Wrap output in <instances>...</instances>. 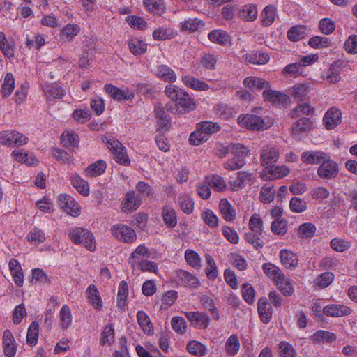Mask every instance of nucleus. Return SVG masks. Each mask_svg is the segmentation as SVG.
<instances>
[{
  "label": "nucleus",
  "instance_id": "obj_23",
  "mask_svg": "<svg viewBox=\"0 0 357 357\" xmlns=\"http://www.w3.org/2000/svg\"><path fill=\"white\" fill-rule=\"evenodd\" d=\"M9 270L15 284L22 287L24 283L23 272L20 264L14 258L9 261Z\"/></svg>",
  "mask_w": 357,
  "mask_h": 357
},
{
  "label": "nucleus",
  "instance_id": "obj_50",
  "mask_svg": "<svg viewBox=\"0 0 357 357\" xmlns=\"http://www.w3.org/2000/svg\"><path fill=\"white\" fill-rule=\"evenodd\" d=\"M250 149L248 147L241 143H233L230 144V153L238 158H241L245 160L246 158L250 155Z\"/></svg>",
  "mask_w": 357,
  "mask_h": 357
},
{
  "label": "nucleus",
  "instance_id": "obj_47",
  "mask_svg": "<svg viewBox=\"0 0 357 357\" xmlns=\"http://www.w3.org/2000/svg\"><path fill=\"white\" fill-rule=\"evenodd\" d=\"M39 333V324L37 321L32 322L28 328L26 335V342L30 346L37 344Z\"/></svg>",
  "mask_w": 357,
  "mask_h": 357
},
{
  "label": "nucleus",
  "instance_id": "obj_49",
  "mask_svg": "<svg viewBox=\"0 0 357 357\" xmlns=\"http://www.w3.org/2000/svg\"><path fill=\"white\" fill-rule=\"evenodd\" d=\"M206 180L211 188L218 192H223L227 189V184L224 178L219 175H212L208 176Z\"/></svg>",
  "mask_w": 357,
  "mask_h": 357
},
{
  "label": "nucleus",
  "instance_id": "obj_1",
  "mask_svg": "<svg viewBox=\"0 0 357 357\" xmlns=\"http://www.w3.org/2000/svg\"><path fill=\"white\" fill-rule=\"evenodd\" d=\"M238 125L250 130H264L271 126L272 121H267L257 115L241 114L237 119Z\"/></svg>",
  "mask_w": 357,
  "mask_h": 357
},
{
  "label": "nucleus",
  "instance_id": "obj_57",
  "mask_svg": "<svg viewBox=\"0 0 357 357\" xmlns=\"http://www.w3.org/2000/svg\"><path fill=\"white\" fill-rule=\"evenodd\" d=\"M61 141L66 147H76L79 144L77 135L70 131H66L62 134Z\"/></svg>",
  "mask_w": 357,
  "mask_h": 357
},
{
  "label": "nucleus",
  "instance_id": "obj_40",
  "mask_svg": "<svg viewBox=\"0 0 357 357\" xmlns=\"http://www.w3.org/2000/svg\"><path fill=\"white\" fill-rule=\"evenodd\" d=\"M107 165L105 161L99 160L93 164L90 165L85 169L86 176L94 177L102 174L106 169Z\"/></svg>",
  "mask_w": 357,
  "mask_h": 357
},
{
  "label": "nucleus",
  "instance_id": "obj_64",
  "mask_svg": "<svg viewBox=\"0 0 357 357\" xmlns=\"http://www.w3.org/2000/svg\"><path fill=\"white\" fill-rule=\"evenodd\" d=\"M279 351L281 357H296V351L294 347L287 342L280 343Z\"/></svg>",
  "mask_w": 357,
  "mask_h": 357
},
{
  "label": "nucleus",
  "instance_id": "obj_5",
  "mask_svg": "<svg viewBox=\"0 0 357 357\" xmlns=\"http://www.w3.org/2000/svg\"><path fill=\"white\" fill-rule=\"evenodd\" d=\"M113 236L123 243H132L136 238L135 230L130 226L123 224H116L111 227Z\"/></svg>",
  "mask_w": 357,
  "mask_h": 357
},
{
  "label": "nucleus",
  "instance_id": "obj_43",
  "mask_svg": "<svg viewBox=\"0 0 357 357\" xmlns=\"http://www.w3.org/2000/svg\"><path fill=\"white\" fill-rule=\"evenodd\" d=\"M336 338L337 337L335 333L324 330L317 331L312 336V340H313V342L317 343H330L335 341Z\"/></svg>",
  "mask_w": 357,
  "mask_h": 357
},
{
  "label": "nucleus",
  "instance_id": "obj_11",
  "mask_svg": "<svg viewBox=\"0 0 357 357\" xmlns=\"http://www.w3.org/2000/svg\"><path fill=\"white\" fill-rule=\"evenodd\" d=\"M260 158L261 165L268 169L277 162L279 158L278 150L273 146L267 145L262 149Z\"/></svg>",
  "mask_w": 357,
  "mask_h": 357
},
{
  "label": "nucleus",
  "instance_id": "obj_24",
  "mask_svg": "<svg viewBox=\"0 0 357 357\" xmlns=\"http://www.w3.org/2000/svg\"><path fill=\"white\" fill-rule=\"evenodd\" d=\"M258 312L261 321L267 324L272 317V308L266 298H260L258 301Z\"/></svg>",
  "mask_w": 357,
  "mask_h": 357
},
{
  "label": "nucleus",
  "instance_id": "obj_7",
  "mask_svg": "<svg viewBox=\"0 0 357 357\" xmlns=\"http://www.w3.org/2000/svg\"><path fill=\"white\" fill-rule=\"evenodd\" d=\"M185 315L190 324L198 329H206L210 324V317L201 311H190L185 312Z\"/></svg>",
  "mask_w": 357,
  "mask_h": 357
},
{
  "label": "nucleus",
  "instance_id": "obj_25",
  "mask_svg": "<svg viewBox=\"0 0 357 357\" xmlns=\"http://www.w3.org/2000/svg\"><path fill=\"white\" fill-rule=\"evenodd\" d=\"M59 325L62 330L68 329L73 323V314L68 305H63L59 313Z\"/></svg>",
  "mask_w": 357,
  "mask_h": 357
},
{
  "label": "nucleus",
  "instance_id": "obj_41",
  "mask_svg": "<svg viewBox=\"0 0 357 357\" xmlns=\"http://www.w3.org/2000/svg\"><path fill=\"white\" fill-rule=\"evenodd\" d=\"M187 351L195 356L201 357L207 352L206 347L199 341H190L186 346Z\"/></svg>",
  "mask_w": 357,
  "mask_h": 357
},
{
  "label": "nucleus",
  "instance_id": "obj_20",
  "mask_svg": "<svg viewBox=\"0 0 357 357\" xmlns=\"http://www.w3.org/2000/svg\"><path fill=\"white\" fill-rule=\"evenodd\" d=\"M176 277L181 284L185 287L196 289L200 286V282L197 277L186 271H177Z\"/></svg>",
  "mask_w": 357,
  "mask_h": 357
},
{
  "label": "nucleus",
  "instance_id": "obj_26",
  "mask_svg": "<svg viewBox=\"0 0 357 357\" xmlns=\"http://www.w3.org/2000/svg\"><path fill=\"white\" fill-rule=\"evenodd\" d=\"M280 259L282 264L287 268H295L298 265V257L293 252L283 249L280 252Z\"/></svg>",
  "mask_w": 357,
  "mask_h": 357
},
{
  "label": "nucleus",
  "instance_id": "obj_31",
  "mask_svg": "<svg viewBox=\"0 0 357 357\" xmlns=\"http://www.w3.org/2000/svg\"><path fill=\"white\" fill-rule=\"evenodd\" d=\"M243 84L245 88L250 89H268L271 87L268 82L256 77H246L243 81Z\"/></svg>",
  "mask_w": 357,
  "mask_h": 357
},
{
  "label": "nucleus",
  "instance_id": "obj_48",
  "mask_svg": "<svg viewBox=\"0 0 357 357\" xmlns=\"http://www.w3.org/2000/svg\"><path fill=\"white\" fill-rule=\"evenodd\" d=\"M215 113L223 119H229L236 113V110L226 104H218L215 108Z\"/></svg>",
  "mask_w": 357,
  "mask_h": 357
},
{
  "label": "nucleus",
  "instance_id": "obj_15",
  "mask_svg": "<svg viewBox=\"0 0 357 357\" xmlns=\"http://www.w3.org/2000/svg\"><path fill=\"white\" fill-rule=\"evenodd\" d=\"M3 348L6 357H15L17 351V343L9 330H6L3 332Z\"/></svg>",
  "mask_w": 357,
  "mask_h": 357
},
{
  "label": "nucleus",
  "instance_id": "obj_22",
  "mask_svg": "<svg viewBox=\"0 0 357 357\" xmlns=\"http://www.w3.org/2000/svg\"><path fill=\"white\" fill-rule=\"evenodd\" d=\"M309 29L305 25L291 26L287 33V38L291 42H297L308 36Z\"/></svg>",
  "mask_w": 357,
  "mask_h": 357
},
{
  "label": "nucleus",
  "instance_id": "obj_38",
  "mask_svg": "<svg viewBox=\"0 0 357 357\" xmlns=\"http://www.w3.org/2000/svg\"><path fill=\"white\" fill-rule=\"evenodd\" d=\"M128 47L132 54L140 55L146 52L147 44L142 40L134 38L128 41Z\"/></svg>",
  "mask_w": 357,
  "mask_h": 357
},
{
  "label": "nucleus",
  "instance_id": "obj_58",
  "mask_svg": "<svg viewBox=\"0 0 357 357\" xmlns=\"http://www.w3.org/2000/svg\"><path fill=\"white\" fill-rule=\"evenodd\" d=\"M80 31V27L75 24H68L61 30V36L72 40Z\"/></svg>",
  "mask_w": 357,
  "mask_h": 357
},
{
  "label": "nucleus",
  "instance_id": "obj_32",
  "mask_svg": "<svg viewBox=\"0 0 357 357\" xmlns=\"http://www.w3.org/2000/svg\"><path fill=\"white\" fill-rule=\"evenodd\" d=\"M146 9L154 15H161L165 12V6L162 0H143Z\"/></svg>",
  "mask_w": 357,
  "mask_h": 357
},
{
  "label": "nucleus",
  "instance_id": "obj_54",
  "mask_svg": "<svg viewBox=\"0 0 357 357\" xmlns=\"http://www.w3.org/2000/svg\"><path fill=\"white\" fill-rule=\"evenodd\" d=\"M178 204L182 211L186 214H190L194 209V202L187 195H181L178 197Z\"/></svg>",
  "mask_w": 357,
  "mask_h": 357
},
{
  "label": "nucleus",
  "instance_id": "obj_30",
  "mask_svg": "<svg viewBox=\"0 0 357 357\" xmlns=\"http://www.w3.org/2000/svg\"><path fill=\"white\" fill-rule=\"evenodd\" d=\"M137 319L139 326L144 333L148 335L153 334V324L150 318L145 312L142 310L138 311L137 313Z\"/></svg>",
  "mask_w": 357,
  "mask_h": 357
},
{
  "label": "nucleus",
  "instance_id": "obj_19",
  "mask_svg": "<svg viewBox=\"0 0 357 357\" xmlns=\"http://www.w3.org/2000/svg\"><path fill=\"white\" fill-rule=\"evenodd\" d=\"M86 296L89 303L96 310L102 308V301L98 288L94 284H90L86 291Z\"/></svg>",
  "mask_w": 357,
  "mask_h": 357
},
{
  "label": "nucleus",
  "instance_id": "obj_62",
  "mask_svg": "<svg viewBox=\"0 0 357 357\" xmlns=\"http://www.w3.org/2000/svg\"><path fill=\"white\" fill-rule=\"evenodd\" d=\"M171 324L172 329L178 334H184L187 329V323L184 318L178 316L172 319Z\"/></svg>",
  "mask_w": 357,
  "mask_h": 357
},
{
  "label": "nucleus",
  "instance_id": "obj_61",
  "mask_svg": "<svg viewBox=\"0 0 357 357\" xmlns=\"http://www.w3.org/2000/svg\"><path fill=\"white\" fill-rule=\"evenodd\" d=\"M201 217L208 227L211 228L218 227L219 219L211 210L207 209L204 211L201 214Z\"/></svg>",
  "mask_w": 357,
  "mask_h": 357
},
{
  "label": "nucleus",
  "instance_id": "obj_4",
  "mask_svg": "<svg viewBox=\"0 0 357 357\" xmlns=\"http://www.w3.org/2000/svg\"><path fill=\"white\" fill-rule=\"evenodd\" d=\"M317 175L319 178L324 180L335 178L339 173V165L328 154L327 156L319 165L317 169Z\"/></svg>",
  "mask_w": 357,
  "mask_h": 357
},
{
  "label": "nucleus",
  "instance_id": "obj_37",
  "mask_svg": "<svg viewBox=\"0 0 357 357\" xmlns=\"http://www.w3.org/2000/svg\"><path fill=\"white\" fill-rule=\"evenodd\" d=\"M203 26V22L198 18H188L180 22V30L195 32Z\"/></svg>",
  "mask_w": 357,
  "mask_h": 357
},
{
  "label": "nucleus",
  "instance_id": "obj_59",
  "mask_svg": "<svg viewBox=\"0 0 357 357\" xmlns=\"http://www.w3.org/2000/svg\"><path fill=\"white\" fill-rule=\"evenodd\" d=\"M208 136L202 130L197 127V130L191 133L189 137L190 144L198 146L206 142Z\"/></svg>",
  "mask_w": 357,
  "mask_h": 357
},
{
  "label": "nucleus",
  "instance_id": "obj_44",
  "mask_svg": "<svg viewBox=\"0 0 357 357\" xmlns=\"http://www.w3.org/2000/svg\"><path fill=\"white\" fill-rule=\"evenodd\" d=\"M184 85L192 89H208L206 83L197 79L192 76L187 75L182 77Z\"/></svg>",
  "mask_w": 357,
  "mask_h": 357
},
{
  "label": "nucleus",
  "instance_id": "obj_39",
  "mask_svg": "<svg viewBox=\"0 0 357 357\" xmlns=\"http://www.w3.org/2000/svg\"><path fill=\"white\" fill-rule=\"evenodd\" d=\"M114 341V328L112 324H107L105 326L100 337L101 345L112 344Z\"/></svg>",
  "mask_w": 357,
  "mask_h": 357
},
{
  "label": "nucleus",
  "instance_id": "obj_2",
  "mask_svg": "<svg viewBox=\"0 0 357 357\" xmlns=\"http://www.w3.org/2000/svg\"><path fill=\"white\" fill-rule=\"evenodd\" d=\"M68 236L75 244H84L91 251L96 249V243L93 234L86 229L82 227L71 228L68 231Z\"/></svg>",
  "mask_w": 357,
  "mask_h": 357
},
{
  "label": "nucleus",
  "instance_id": "obj_33",
  "mask_svg": "<svg viewBox=\"0 0 357 357\" xmlns=\"http://www.w3.org/2000/svg\"><path fill=\"white\" fill-rule=\"evenodd\" d=\"M199 299L202 307L207 310L215 319H218V311L212 297L207 294H200Z\"/></svg>",
  "mask_w": 357,
  "mask_h": 357
},
{
  "label": "nucleus",
  "instance_id": "obj_17",
  "mask_svg": "<svg viewBox=\"0 0 357 357\" xmlns=\"http://www.w3.org/2000/svg\"><path fill=\"white\" fill-rule=\"evenodd\" d=\"M262 270L275 284H278V282L280 283L282 280H284V274L282 270L272 263H264L262 265Z\"/></svg>",
  "mask_w": 357,
  "mask_h": 357
},
{
  "label": "nucleus",
  "instance_id": "obj_14",
  "mask_svg": "<svg viewBox=\"0 0 357 357\" xmlns=\"http://www.w3.org/2000/svg\"><path fill=\"white\" fill-rule=\"evenodd\" d=\"M342 121V113L335 107H331L324 114L323 121L328 130L335 128Z\"/></svg>",
  "mask_w": 357,
  "mask_h": 357
},
{
  "label": "nucleus",
  "instance_id": "obj_53",
  "mask_svg": "<svg viewBox=\"0 0 357 357\" xmlns=\"http://www.w3.org/2000/svg\"><path fill=\"white\" fill-rule=\"evenodd\" d=\"M28 241L37 245L45 241L46 239L45 234L40 229L37 227L33 228L27 235Z\"/></svg>",
  "mask_w": 357,
  "mask_h": 357
},
{
  "label": "nucleus",
  "instance_id": "obj_10",
  "mask_svg": "<svg viewBox=\"0 0 357 357\" xmlns=\"http://www.w3.org/2000/svg\"><path fill=\"white\" fill-rule=\"evenodd\" d=\"M263 97L265 101L278 106H286L290 102L289 96L281 91H264Z\"/></svg>",
  "mask_w": 357,
  "mask_h": 357
},
{
  "label": "nucleus",
  "instance_id": "obj_56",
  "mask_svg": "<svg viewBox=\"0 0 357 357\" xmlns=\"http://www.w3.org/2000/svg\"><path fill=\"white\" fill-rule=\"evenodd\" d=\"M208 39L213 42L219 44H226L229 40V36L222 30H213L209 32Z\"/></svg>",
  "mask_w": 357,
  "mask_h": 357
},
{
  "label": "nucleus",
  "instance_id": "obj_36",
  "mask_svg": "<svg viewBox=\"0 0 357 357\" xmlns=\"http://www.w3.org/2000/svg\"><path fill=\"white\" fill-rule=\"evenodd\" d=\"M239 15L244 21H255L258 16V10L256 5L251 3L243 6L240 10Z\"/></svg>",
  "mask_w": 357,
  "mask_h": 357
},
{
  "label": "nucleus",
  "instance_id": "obj_42",
  "mask_svg": "<svg viewBox=\"0 0 357 357\" xmlns=\"http://www.w3.org/2000/svg\"><path fill=\"white\" fill-rule=\"evenodd\" d=\"M240 342L236 334H232L226 341L225 347L227 354L235 356L240 349Z\"/></svg>",
  "mask_w": 357,
  "mask_h": 357
},
{
  "label": "nucleus",
  "instance_id": "obj_16",
  "mask_svg": "<svg viewBox=\"0 0 357 357\" xmlns=\"http://www.w3.org/2000/svg\"><path fill=\"white\" fill-rule=\"evenodd\" d=\"M219 211L223 219L228 222H234L236 218V212L231 204L226 198H222L219 202Z\"/></svg>",
  "mask_w": 357,
  "mask_h": 357
},
{
  "label": "nucleus",
  "instance_id": "obj_27",
  "mask_svg": "<svg viewBox=\"0 0 357 357\" xmlns=\"http://www.w3.org/2000/svg\"><path fill=\"white\" fill-rule=\"evenodd\" d=\"M277 15V9L273 5L266 6L261 11L260 19L261 25L267 27L271 26L275 21Z\"/></svg>",
  "mask_w": 357,
  "mask_h": 357
},
{
  "label": "nucleus",
  "instance_id": "obj_18",
  "mask_svg": "<svg viewBox=\"0 0 357 357\" xmlns=\"http://www.w3.org/2000/svg\"><path fill=\"white\" fill-rule=\"evenodd\" d=\"M312 128V121L309 118H301L291 127V133L296 138H301L307 133Z\"/></svg>",
  "mask_w": 357,
  "mask_h": 357
},
{
  "label": "nucleus",
  "instance_id": "obj_51",
  "mask_svg": "<svg viewBox=\"0 0 357 357\" xmlns=\"http://www.w3.org/2000/svg\"><path fill=\"white\" fill-rule=\"evenodd\" d=\"M245 163L246 160L244 159L233 155L224 162L223 167L227 170L234 171L243 167Z\"/></svg>",
  "mask_w": 357,
  "mask_h": 357
},
{
  "label": "nucleus",
  "instance_id": "obj_55",
  "mask_svg": "<svg viewBox=\"0 0 357 357\" xmlns=\"http://www.w3.org/2000/svg\"><path fill=\"white\" fill-rule=\"evenodd\" d=\"M269 176L267 177L270 179H277L285 176L289 172V169L285 166L273 165L268 168Z\"/></svg>",
  "mask_w": 357,
  "mask_h": 357
},
{
  "label": "nucleus",
  "instance_id": "obj_28",
  "mask_svg": "<svg viewBox=\"0 0 357 357\" xmlns=\"http://www.w3.org/2000/svg\"><path fill=\"white\" fill-rule=\"evenodd\" d=\"M162 218L167 227L174 228L177 225L176 211L172 206L165 205L162 207Z\"/></svg>",
  "mask_w": 357,
  "mask_h": 357
},
{
  "label": "nucleus",
  "instance_id": "obj_45",
  "mask_svg": "<svg viewBox=\"0 0 357 357\" xmlns=\"http://www.w3.org/2000/svg\"><path fill=\"white\" fill-rule=\"evenodd\" d=\"M317 228L315 225L310 222H305L301 224L298 229V235L303 239L311 238L314 236Z\"/></svg>",
  "mask_w": 357,
  "mask_h": 357
},
{
  "label": "nucleus",
  "instance_id": "obj_6",
  "mask_svg": "<svg viewBox=\"0 0 357 357\" xmlns=\"http://www.w3.org/2000/svg\"><path fill=\"white\" fill-rule=\"evenodd\" d=\"M28 142V137L15 130L0 132V144L7 146H22Z\"/></svg>",
  "mask_w": 357,
  "mask_h": 357
},
{
  "label": "nucleus",
  "instance_id": "obj_29",
  "mask_svg": "<svg viewBox=\"0 0 357 357\" xmlns=\"http://www.w3.org/2000/svg\"><path fill=\"white\" fill-rule=\"evenodd\" d=\"M154 73L166 82H174L176 79L174 71L166 65L157 66L154 69Z\"/></svg>",
  "mask_w": 357,
  "mask_h": 357
},
{
  "label": "nucleus",
  "instance_id": "obj_3",
  "mask_svg": "<svg viewBox=\"0 0 357 357\" xmlns=\"http://www.w3.org/2000/svg\"><path fill=\"white\" fill-rule=\"evenodd\" d=\"M167 96L175 102L179 112L193 110L195 103L185 91H165Z\"/></svg>",
  "mask_w": 357,
  "mask_h": 357
},
{
  "label": "nucleus",
  "instance_id": "obj_34",
  "mask_svg": "<svg viewBox=\"0 0 357 357\" xmlns=\"http://www.w3.org/2000/svg\"><path fill=\"white\" fill-rule=\"evenodd\" d=\"M12 155L16 161L26 165H36L38 164V159L33 153H23L20 151L15 150L12 152Z\"/></svg>",
  "mask_w": 357,
  "mask_h": 357
},
{
  "label": "nucleus",
  "instance_id": "obj_8",
  "mask_svg": "<svg viewBox=\"0 0 357 357\" xmlns=\"http://www.w3.org/2000/svg\"><path fill=\"white\" fill-rule=\"evenodd\" d=\"M142 199L139 195H136L133 190L126 194L121 202V210L123 213H130L136 211L141 205Z\"/></svg>",
  "mask_w": 357,
  "mask_h": 357
},
{
  "label": "nucleus",
  "instance_id": "obj_60",
  "mask_svg": "<svg viewBox=\"0 0 357 357\" xmlns=\"http://www.w3.org/2000/svg\"><path fill=\"white\" fill-rule=\"evenodd\" d=\"M275 190L270 183L264 185L260 192L259 198L262 202L270 203L274 199Z\"/></svg>",
  "mask_w": 357,
  "mask_h": 357
},
{
  "label": "nucleus",
  "instance_id": "obj_21",
  "mask_svg": "<svg viewBox=\"0 0 357 357\" xmlns=\"http://www.w3.org/2000/svg\"><path fill=\"white\" fill-rule=\"evenodd\" d=\"M351 309L344 305L331 304L325 306L323 313L331 317H343L350 314Z\"/></svg>",
  "mask_w": 357,
  "mask_h": 357
},
{
  "label": "nucleus",
  "instance_id": "obj_9",
  "mask_svg": "<svg viewBox=\"0 0 357 357\" xmlns=\"http://www.w3.org/2000/svg\"><path fill=\"white\" fill-rule=\"evenodd\" d=\"M59 206L72 216H78L79 209L77 202L70 195L61 194L58 196Z\"/></svg>",
  "mask_w": 357,
  "mask_h": 357
},
{
  "label": "nucleus",
  "instance_id": "obj_35",
  "mask_svg": "<svg viewBox=\"0 0 357 357\" xmlns=\"http://www.w3.org/2000/svg\"><path fill=\"white\" fill-rule=\"evenodd\" d=\"M70 183L82 195L86 196L89 193V187L88 183L82 179L77 173L72 174L70 176Z\"/></svg>",
  "mask_w": 357,
  "mask_h": 357
},
{
  "label": "nucleus",
  "instance_id": "obj_13",
  "mask_svg": "<svg viewBox=\"0 0 357 357\" xmlns=\"http://www.w3.org/2000/svg\"><path fill=\"white\" fill-rule=\"evenodd\" d=\"M328 153L322 151L309 150L302 153L301 160L307 165H320Z\"/></svg>",
  "mask_w": 357,
  "mask_h": 357
},
{
  "label": "nucleus",
  "instance_id": "obj_63",
  "mask_svg": "<svg viewBox=\"0 0 357 357\" xmlns=\"http://www.w3.org/2000/svg\"><path fill=\"white\" fill-rule=\"evenodd\" d=\"M249 227L252 232L261 234L264 229L263 220L257 213H254L250 218Z\"/></svg>",
  "mask_w": 357,
  "mask_h": 357
},
{
  "label": "nucleus",
  "instance_id": "obj_12",
  "mask_svg": "<svg viewBox=\"0 0 357 357\" xmlns=\"http://www.w3.org/2000/svg\"><path fill=\"white\" fill-rule=\"evenodd\" d=\"M154 113L157 119L158 130L164 131L168 130L171 126L170 117L165 111L160 102H158L155 105Z\"/></svg>",
  "mask_w": 357,
  "mask_h": 357
},
{
  "label": "nucleus",
  "instance_id": "obj_52",
  "mask_svg": "<svg viewBox=\"0 0 357 357\" xmlns=\"http://www.w3.org/2000/svg\"><path fill=\"white\" fill-rule=\"evenodd\" d=\"M141 257H149L148 248L144 245H140L136 248L129 258V263L132 266H136L137 263L140 261Z\"/></svg>",
  "mask_w": 357,
  "mask_h": 357
},
{
  "label": "nucleus",
  "instance_id": "obj_46",
  "mask_svg": "<svg viewBox=\"0 0 357 357\" xmlns=\"http://www.w3.org/2000/svg\"><path fill=\"white\" fill-rule=\"evenodd\" d=\"M128 294V284L126 282L123 280L119 283L117 294V305L121 309H124L126 307Z\"/></svg>",
  "mask_w": 357,
  "mask_h": 357
}]
</instances>
